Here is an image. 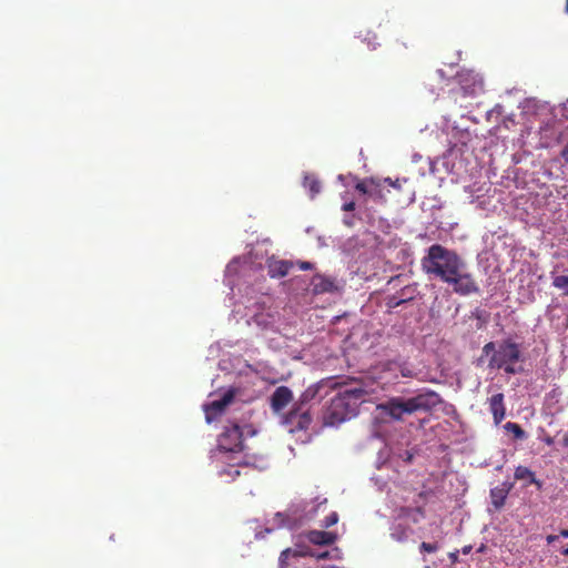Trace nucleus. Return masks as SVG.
Here are the masks:
<instances>
[{"instance_id": "obj_1", "label": "nucleus", "mask_w": 568, "mask_h": 568, "mask_svg": "<svg viewBox=\"0 0 568 568\" xmlns=\"http://www.w3.org/2000/svg\"><path fill=\"white\" fill-rule=\"evenodd\" d=\"M420 265L425 274L447 284L458 295L466 296L479 292V286L468 271L467 263L454 250L433 244L422 258Z\"/></svg>"}, {"instance_id": "obj_2", "label": "nucleus", "mask_w": 568, "mask_h": 568, "mask_svg": "<svg viewBox=\"0 0 568 568\" xmlns=\"http://www.w3.org/2000/svg\"><path fill=\"white\" fill-rule=\"evenodd\" d=\"M365 396L366 392L361 385L341 387L326 409L325 424L334 426L355 417Z\"/></svg>"}, {"instance_id": "obj_3", "label": "nucleus", "mask_w": 568, "mask_h": 568, "mask_svg": "<svg viewBox=\"0 0 568 568\" xmlns=\"http://www.w3.org/2000/svg\"><path fill=\"white\" fill-rule=\"evenodd\" d=\"M217 447L222 454L221 459L223 462H232L220 471V476H226L230 477V480H234L241 475L240 468L250 465V462L231 455L243 450V433L237 424L224 427V430L219 436Z\"/></svg>"}, {"instance_id": "obj_4", "label": "nucleus", "mask_w": 568, "mask_h": 568, "mask_svg": "<svg viewBox=\"0 0 568 568\" xmlns=\"http://www.w3.org/2000/svg\"><path fill=\"white\" fill-rule=\"evenodd\" d=\"M440 396L434 392L418 394L410 398H390L383 408L387 415L396 420L403 419L404 415H412L416 412H428L440 404Z\"/></svg>"}, {"instance_id": "obj_5", "label": "nucleus", "mask_w": 568, "mask_h": 568, "mask_svg": "<svg viewBox=\"0 0 568 568\" xmlns=\"http://www.w3.org/2000/svg\"><path fill=\"white\" fill-rule=\"evenodd\" d=\"M483 355H490L488 362L490 369H504L509 375L519 372L515 364L521 361V351L519 344L511 339H504L498 346L494 342H488L483 347Z\"/></svg>"}, {"instance_id": "obj_6", "label": "nucleus", "mask_w": 568, "mask_h": 568, "mask_svg": "<svg viewBox=\"0 0 568 568\" xmlns=\"http://www.w3.org/2000/svg\"><path fill=\"white\" fill-rule=\"evenodd\" d=\"M456 78L465 95H477L484 91V80L474 70H462Z\"/></svg>"}, {"instance_id": "obj_7", "label": "nucleus", "mask_w": 568, "mask_h": 568, "mask_svg": "<svg viewBox=\"0 0 568 568\" xmlns=\"http://www.w3.org/2000/svg\"><path fill=\"white\" fill-rule=\"evenodd\" d=\"M235 392L233 389L226 390L220 399L212 400L204 406L205 418L207 423L215 420L229 404L234 399Z\"/></svg>"}, {"instance_id": "obj_8", "label": "nucleus", "mask_w": 568, "mask_h": 568, "mask_svg": "<svg viewBox=\"0 0 568 568\" xmlns=\"http://www.w3.org/2000/svg\"><path fill=\"white\" fill-rule=\"evenodd\" d=\"M489 410L493 415L494 423L499 425L506 417V405L503 393H497L490 396L488 399Z\"/></svg>"}, {"instance_id": "obj_9", "label": "nucleus", "mask_w": 568, "mask_h": 568, "mask_svg": "<svg viewBox=\"0 0 568 568\" xmlns=\"http://www.w3.org/2000/svg\"><path fill=\"white\" fill-rule=\"evenodd\" d=\"M293 399V393L287 386L277 387L271 397V407L275 413L283 410Z\"/></svg>"}, {"instance_id": "obj_10", "label": "nucleus", "mask_w": 568, "mask_h": 568, "mask_svg": "<svg viewBox=\"0 0 568 568\" xmlns=\"http://www.w3.org/2000/svg\"><path fill=\"white\" fill-rule=\"evenodd\" d=\"M294 263L288 260H276L274 257L267 260V273L272 278H281L286 276Z\"/></svg>"}, {"instance_id": "obj_11", "label": "nucleus", "mask_w": 568, "mask_h": 568, "mask_svg": "<svg viewBox=\"0 0 568 568\" xmlns=\"http://www.w3.org/2000/svg\"><path fill=\"white\" fill-rule=\"evenodd\" d=\"M313 292L315 294L333 293L337 290L335 280L332 277L324 276L322 274H315L312 278Z\"/></svg>"}, {"instance_id": "obj_12", "label": "nucleus", "mask_w": 568, "mask_h": 568, "mask_svg": "<svg viewBox=\"0 0 568 568\" xmlns=\"http://www.w3.org/2000/svg\"><path fill=\"white\" fill-rule=\"evenodd\" d=\"M307 540L317 546H329L337 540V534L324 530H310L306 534Z\"/></svg>"}, {"instance_id": "obj_13", "label": "nucleus", "mask_w": 568, "mask_h": 568, "mask_svg": "<svg viewBox=\"0 0 568 568\" xmlns=\"http://www.w3.org/2000/svg\"><path fill=\"white\" fill-rule=\"evenodd\" d=\"M287 420L295 424L300 429H306L312 422V417L308 412H302V407H295L287 415Z\"/></svg>"}, {"instance_id": "obj_14", "label": "nucleus", "mask_w": 568, "mask_h": 568, "mask_svg": "<svg viewBox=\"0 0 568 568\" xmlns=\"http://www.w3.org/2000/svg\"><path fill=\"white\" fill-rule=\"evenodd\" d=\"M311 551L308 549H304V548H295V549H292V548H286L284 549L281 555H280V564L281 566H285L287 565V561L291 557H306V556H311Z\"/></svg>"}, {"instance_id": "obj_15", "label": "nucleus", "mask_w": 568, "mask_h": 568, "mask_svg": "<svg viewBox=\"0 0 568 568\" xmlns=\"http://www.w3.org/2000/svg\"><path fill=\"white\" fill-rule=\"evenodd\" d=\"M509 488L506 487H495L490 490L491 503L496 509H499L504 506L505 500L508 496Z\"/></svg>"}, {"instance_id": "obj_16", "label": "nucleus", "mask_w": 568, "mask_h": 568, "mask_svg": "<svg viewBox=\"0 0 568 568\" xmlns=\"http://www.w3.org/2000/svg\"><path fill=\"white\" fill-rule=\"evenodd\" d=\"M417 294V284H410L403 287L397 295L403 304L414 301Z\"/></svg>"}, {"instance_id": "obj_17", "label": "nucleus", "mask_w": 568, "mask_h": 568, "mask_svg": "<svg viewBox=\"0 0 568 568\" xmlns=\"http://www.w3.org/2000/svg\"><path fill=\"white\" fill-rule=\"evenodd\" d=\"M304 187L310 191L312 197L321 192V183L314 175H306L304 178Z\"/></svg>"}, {"instance_id": "obj_18", "label": "nucleus", "mask_w": 568, "mask_h": 568, "mask_svg": "<svg viewBox=\"0 0 568 568\" xmlns=\"http://www.w3.org/2000/svg\"><path fill=\"white\" fill-rule=\"evenodd\" d=\"M372 192H369L368 196L375 201H385V194L383 193V182L374 179L373 185H371Z\"/></svg>"}, {"instance_id": "obj_19", "label": "nucleus", "mask_w": 568, "mask_h": 568, "mask_svg": "<svg viewBox=\"0 0 568 568\" xmlns=\"http://www.w3.org/2000/svg\"><path fill=\"white\" fill-rule=\"evenodd\" d=\"M515 478L518 480H529V483H536L535 474L526 466H518L515 469Z\"/></svg>"}, {"instance_id": "obj_20", "label": "nucleus", "mask_w": 568, "mask_h": 568, "mask_svg": "<svg viewBox=\"0 0 568 568\" xmlns=\"http://www.w3.org/2000/svg\"><path fill=\"white\" fill-rule=\"evenodd\" d=\"M504 428L511 433L516 439L526 438V432L517 423L508 422L505 424Z\"/></svg>"}, {"instance_id": "obj_21", "label": "nucleus", "mask_w": 568, "mask_h": 568, "mask_svg": "<svg viewBox=\"0 0 568 568\" xmlns=\"http://www.w3.org/2000/svg\"><path fill=\"white\" fill-rule=\"evenodd\" d=\"M552 286L564 290V294L568 295V275H557L552 278Z\"/></svg>"}, {"instance_id": "obj_22", "label": "nucleus", "mask_w": 568, "mask_h": 568, "mask_svg": "<svg viewBox=\"0 0 568 568\" xmlns=\"http://www.w3.org/2000/svg\"><path fill=\"white\" fill-rule=\"evenodd\" d=\"M373 180H374L373 178L362 180V181L356 183L355 189L358 192H361L362 194L368 195L369 192H372L371 185H373Z\"/></svg>"}, {"instance_id": "obj_23", "label": "nucleus", "mask_w": 568, "mask_h": 568, "mask_svg": "<svg viewBox=\"0 0 568 568\" xmlns=\"http://www.w3.org/2000/svg\"><path fill=\"white\" fill-rule=\"evenodd\" d=\"M317 394V388L315 387H308L306 388L303 394L301 395V398H300V404L297 407H301L303 404H305L306 402L313 399Z\"/></svg>"}, {"instance_id": "obj_24", "label": "nucleus", "mask_w": 568, "mask_h": 568, "mask_svg": "<svg viewBox=\"0 0 568 568\" xmlns=\"http://www.w3.org/2000/svg\"><path fill=\"white\" fill-rule=\"evenodd\" d=\"M338 514L336 511L331 513L322 521V527L329 528L338 523Z\"/></svg>"}, {"instance_id": "obj_25", "label": "nucleus", "mask_w": 568, "mask_h": 568, "mask_svg": "<svg viewBox=\"0 0 568 568\" xmlns=\"http://www.w3.org/2000/svg\"><path fill=\"white\" fill-rule=\"evenodd\" d=\"M403 305V303L400 302L398 295H392V296H388L387 300H386V306L388 308H396L398 306Z\"/></svg>"}, {"instance_id": "obj_26", "label": "nucleus", "mask_w": 568, "mask_h": 568, "mask_svg": "<svg viewBox=\"0 0 568 568\" xmlns=\"http://www.w3.org/2000/svg\"><path fill=\"white\" fill-rule=\"evenodd\" d=\"M419 549H420V551L430 554V552H435L438 550V545L436 542L430 544V542L423 541L419 546Z\"/></svg>"}, {"instance_id": "obj_27", "label": "nucleus", "mask_w": 568, "mask_h": 568, "mask_svg": "<svg viewBox=\"0 0 568 568\" xmlns=\"http://www.w3.org/2000/svg\"><path fill=\"white\" fill-rule=\"evenodd\" d=\"M297 266L302 271H308V270H312L314 267V265L311 262H306V261L297 262Z\"/></svg>"}, {"instance_id": "obj_28", "label": "nucleus", "mask_w": 568, "mask_h": 568, "mask_svg": "<svg viewBox=\"0 0 568 568\" xmlns=\"http://www.w3.org/2000/svg\"><path fill=\"white\" fill-rule=\"evenodd\" d=\"M342 210L346 211V212L354 211L355 210V202L354 201H349V202L344 203L343 206H342Z\"/></svg>"}, {"instance_id": "obj_29", "label": "nucleus", "mask_w": 568, "mask_h": 568, "mask_svg": "<svg viewBox=\"0 0 568 568\" xmlns=\"http://www.w3.org/2000/svg\"><path fill=\"white\" fill-rule=\"evenodd\" d=\"M383 183H388L390 186H393L394 189H397V190L400 189V181L399 180H396V181L393 182L390 179H385L383 181Z\"/></svg>"}, {"instance_id": "obj_30", "label": "nucleus", "mask_w": 568, "mask_h": 568, "mask_svg": "<svg viewBox=\"0 0 568 568\" xmlns=\"http://www.w3.org/2000/svg\"><path fill=\"white\" fill-rule=\"evenodd\" d=\"M560 156L566 163H568V143L560 151Z\"/></svg>"}, {"instance_id": "obj_31", "label": "nucleus", "mask_w": 568, "mask_h": 568, "mask_svg": "<svg viewBox=\"0 0 568 568\" xmlns=\"http://www.w3.org/2000/svg\"><path fill=\"white\" fill-rule=\"evenodd\" d=\"M392 536L396 538L397 540H404L406 538L404 530L400 531V534H396V531L392 532Z\"/></svg>"}, {"instance_id": "obj_32", "label": "nucleus", "mask_w": 568, "mask_h": 568, "mask_svg": "<svg viewBox=\"0 0 568 568\" xmlns=\"http://www.w3.org/2000/svg\"><path fill=\"white\" fill-rule=\"evenodd\" d=\"M402 375H403L404 377H412V376H413L412 371H410V369H407V368H403V369H402Z\"/></svg>"}, {"instance_id": "obj_33", "label": "nucleus", "mask_w": 568, "mask_h": 568, "mask_svg": "<svg viewBox=\"0 0 568 568\" xmlns=\"http://www.w3.org/2000/svg\"><path fill=\"white\" fill-rule=\"evenodd\" d=\"M546 539H547L548 544H552L554 541H556L558 539V536H556V535H548Z\"/></svg>"}, {"instance_id": "obj_34", "label": "nucleus", "mask_w": 568, "mask_h": 568, "mask_svg": "<svg viewBox=\"0 0 568 568\" xmlns=\"http://www.w3.org/2000/svg\"><path fill=\"white\" fill-rule=\"evenodd\" d=\"M544 443L548 446H551V445H554V438L550 436H547L546 438H544Z\"/></svg>"}, {"instance_id": "obj_35", "label": "nucleus", "mask_w": 568, "mask_h": 568, "mask_svg": "<svg viewBox=\"0 0 568 568\" xmlns=\"http://www.w3.org/2000/svg\"><path fill=\"white\" fill-rule=\"evenodd\" d=\"M316 558L317 559H326V558H328V551H324V552H321V554L316 555Z\"/></svg>"}, {"instance_id": "obj_36", "label": "nucleus", "mask_w": 568, "mask_h": 568, "mask_svg": "<svg viewBox=\"0 0 568 568\" xmlns=\"http://www.w3.org/2000/svg\"><path fill=\"white\" fill-rule=\"evenodd\" d=\"M560 536L564 538H568V528L560 530Z\"/></svg>"}, {"instance_id": "obj_37", "label": "nucleus", "mask_w": 568, "mask_h": 568, "mask_svg": "<svg viewBox=\"0 0 568 568\" xmlns=\"http://www.w3.org/2000/svg\"><path fill=\"white\" fill-rule=\"evenodd\" d=\"M564 445L568 447V434H566L564 437Z\"/></svg>"}, {"instance_id": "obj_38", "label": "nucleus", "mask_w": 568, "mask_h": 568, "mask_svg": "<svg viewBox=\"0 0 568 568\" xmlns=\"http://www.w3.org/2000/svg\"><path fill=\"white\" fill-rule=\"evenodd\" d=\"M561 554L568 556V545L562 549Z\"/></svg>"}, {"instance_id": "obj_39", "label": "nucleus", "mask_w": 568, "mask_h": 568, "mask_svg": "<svg viewBox=\"0 0 568 568\" xmlns=\"http://www.w3.org/2000/svg\"><path fill=\"white\" fill-rule=\"evenodd\" d=\"M469 551H470V547H465L463 550L464 554H468Z\"/></svg>"}, {"instance_id": "obj_40", "label": "nucleus", "mask_w": 568, "mask_h": 568, "mask_svg": "<svg viewBox=\"0 0 568 568\" xmlns=\"http://www.w3.org/2000/svg\"><path fill=\"white\" fill-rule=\"evenodd\" d=\"M565 11H566V13L568 14V0L566 1V8H565Z\"/></svg>"}]
</instances>
